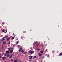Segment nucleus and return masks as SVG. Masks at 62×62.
Wrapping results in <instances>:
<instances>
[{
  "label": "nucleus",
  "instance_id": "f257e3e1",
  "mask_svg": "<svg viewBox=\"0 0 62 62\" xmlns=\"http://www.w3.org/2000/svg\"><path fill=\"white\" fill-rule=\"evenodd\" d=\"M8 50L9 51L10 53H12L13 52V50H12V48H11L10 47L9 48H8Z\"/></svg>",
  "mask_w": 62,
  "mask_h": 62
},
{
  "label": "nucleus",
  "instance_id": "f03ea898",
  "mask_svg": "<svg viewBox=\"0 0 62 62\" xmlns=\"http://www.w3.org/2000/svg\"><path fill=\"white\" fill-rule=\"evenodd\" d=\"M29 52L30 54H34V51H32L31 50L29 51Z\"/></svg>",
  "mask_w": 62,
  "mask_h": 62
},
{
  "label": "nucleus",
  "instance_id": "7ed1b4c3",
  "mask_svg": "<svg viewBox=\"0 0 62 62\" xmlns=\"http://www.w3.org/2000/svg\"><path fill=\"white\" fill-rule=\"evenodd\" d=\"M38 43V41H36L35 42V43H33V44L34 45H35L36 44H37V43Z\"/></svg>",
  "mask_w": 62,
  "mask_h": 62
},
{
  "label": "nucleus",
  "instance_id": "20e7f679",
  "mask_svg": "<svg viewBox=\"0 0 62 62\" xmlns=\"http://www.w3.org/2000/svg\"><path fill=\"white\" fill-rule=\"evenodd\" d=\"M7 58L6 57H2V60H5Z\"/></svg>",
  "mask_w": 62,
  "mask_h": 62
},
{
  "label": "nucleus",
  "instance_id": "39448f33",
  "mask_svg": "<svg viewBox=\"0 0 62 62\" xmlns=\"http://www.w3.org/2000/svg\"><path fill=\"white\" fill-rule=\"evenodd\" d=\"M13 54H11L10 55V56L9 57V58H11L12 57V56H13Z\"/></svg>",
  "mask_w": 62,
  "mask_h": 62
},
{
  "label": "nucleus",
  "instance_id": "423d86ee",
  "mask_svg": "<svg viewBox=\"0 0 62 62\" xmlns=\"http://www.w3.org/2000/svg\"><path fill=\"white\" fill-rule=\"evenodd\" d=\"M10 39V38L9 37H8V38L7 39V41H8L9 40V39Z\"/></svg>",
  "mask_w": 62,
  "mask_h": 62
},
{
  "label": "nucleus",
  "instance_id": "0eeeda50",
  "mask_svg": "<svg viewBox=\"0 0 62 62\" xmlns=\"http://www.w3.org/2000/svg\"><path fill=\"white\" fill-rule=\"evenodd\" d=\"M32 56H29V59H32Z\"/></svg>",
  "mask_w": 62,
  "mask_h": 62
},
{
  "label": "nucleus",
  "instance_id": "6e6552de",
  "mask_svg": "<svg viewBox=\"0 0 62 62\" xmlns=\"http://www.w3.org/2000/svg\"><path fill=\"white\" fill-rule=\"evenodd\" d=\"M59 55L60 56H61V55H62V52Z\"/></svg>",
  "mask_w": 62,
  "mask_h": 62
},
{
  "label": "nucleus",
  "instance_id": "1a4fd4ad",
  "mask_svg": "<svg viewBox=\"0 0 62 62\" xmlns=\"http://www.w3.org/2000/svg\"><path fill=\"white\" fill-rule=\"evenodd\" d=\"M45 57H44V55H43V56L41 57V58H44Z\"/></svg>",
  "mask_w": 62,
  "mask_h": 62
},
{
  "label": "nucleus",
  "instance_id": "9d476101",
  "mask_svg": "<svg viewBox=\"0 0 62 62\" xmlns=\"http://www.w3.org/2000/svg\"><path fill=\"white\" fill-rule=\"evenodd\" d=\"M5 37H4L2 38V39L3 40H3H5Z\"/></svg>",
  "mask_w": 62,
  "mask_h": 62
},
{
  "label": "nucleus",
  "instance_id": "9b49d317",
  "mask_svg": "<svg viewBox=\"0 0 62 62\" xmlns=\"http://www.w3.org/2000/svg\"><path fill=\"white\" fill-rule=\"evenodd\" d=\"M41 54H42L43 53V51L41 50L40 51Z\"/></svg>",
  "mask_w": 62,
  "mask_h": 62
},
{
  "label": "nucleus",
  "instance_id": "f8f14e48",
  "mask_svg": "<svg viewBox=\"0 0 62 62\" xmlns=\"http://www.w3.org/2000/svg\"><path fill=\"white\" fill-rule=\"evenodd\" d=\"M14 62H18L17 60H14Z\"/></svg>",
  "mask_w": 62,
  "mask_h": 62
},
{
  "label": "nucleus",
  "instance_id": "ddd939ff",
  "mask_svg": "<svg viewBox=\"0 0 62 62\" xmlns=\"http://www.w3.org/2000/svg\"><path fill=\"white\" fill-rule=\"evenodd\" d=\"M3 40H2V39H0V42H2V41H3Z\"/></svg>",
  "mask_w": 62,
  "mask_h": 62
},
{
  "label": "nucleus",
  "instance_id": "4468645a",
  "mask_svg": "<svg viewBox=\"0 0 62 62\" xmlns=\"http://www.w3.org/2000/svg\"><path fill=\"white\" fill-rule=\"evenodd\" d=\"M6 53H9V52L8 51H6Z\"/></svg>",
  "mask_w": 62,
  "mask_h": 62
},
{
  "label": "nucleus",
  "instance_id": "2eb2a0df",
  "mask_svg": "<svg viewBox=\"0 0 62 62\" xmlns=\"http://www.w3.org/2000/svg\"><path fill=\"white\" fill-rule=\"evenodd\" d=\"M8 54H5V56H7V55H8Z\"/></svg>",
  "mask_w": 62,
  "mask_h": 62
},
{
  "label": "nucleus",
  "instance_id": "dca6fc26",
  "mask_svg": "<svg viewBox=\"0 0 62 62\" xmlns=\"http://www.w3.org/2000/svg\"><path fill=\"white\" fill-rule=\"evenodd\" d=\"M2 32H5V29H3V30H2Z\"/></svg>",
  "mask_w": 62,
  "mask_h": 62
},
{
  "label": "nucleus",
  "instance_id": "f3484780",
  "mask_svg": "<svg viewBox=\"0 0 62 62\" xmlns=\"http://www.w3.org/2000/svg\"><path fill=\"white\" fill-rule=\"evenodd\" d=\"M6 43V42L5 41L3 42V44H5V43Z\"/></svg>",
  "mask_w": 62,
  "mask_h": 62
},
{
  "label": "nucleus",
  "instance_id": "a211bd4d",
  "mask_svg": "<svg viewBox=\"0 0 62 62\" xmlns=\"http://www.w3.org/2000/svg\"><path fill=\"white\" fill-rule=\"evenodd\" d=\"M8 55H7L8 57H9V54H8Z\"/></svg>",
  "mask_w": 62,
  "mask_h": 62
},
{
  "label": "nucleus",
  "instance_id": "6ab92c4d",
  "mask_svg": "<svg viewBox=\"0 0 62 62\" xmlns=\"http://www.w3.org/2000/svg\"><path fill=\"white\" fill-rule=\"evenodd\" d=\"M39 54V56H41V55H42L40 54Z\"/></svg>",
  "mask_w": 62,
  "mask_h": 62
},
{
  "label": "nucleus",
  "instance_id": "aec40b11",
  "mask_svg": "<svg viewBox=\"0 0 62 62\" xmlns=\"http://www.w3.org/2000/svg\"><path fill=\"white\" fill-rule=\"evenodd\" d=\"M6 32H4V33H7V30H6Z\"/></svg>",
  "mask_w": 62,
  "mask_h": 62
},
{
  "label": "nucleus",
  "instance_id": "412c9836",
  "mask_svg": "<svg viewBox=\"0 0 62 62\" xmlns=\"http://www.w3.org/2000/svg\"><path fill=\"white\" fill-rule=\"evenodd\" d=\"M18 62H21V61L19 59H18Z\"/></svg>",
  "mask_w": 62,
  "mask_h": 62
},
{
  "label": "nucleus",
  "instance_id": "4be33fe9",
  "mask_svg": "<svg viewBox=\"0 0 62 62\" xmlns=\"http://www.w3.org/2000/svg\"><path fill=\"white\" fill-rule=\"evenodd\" d=\"M13 61V59H11V61Z\"/></svg>",
  "mask_w": 62,
  "mask_h": 62
},
{
  "label": "nucleus",
  "instance_id": "5701e85b",
  "mask_svg": "<svg viewBox=\"0 0 62 62\" xmlns=\"http://www.w3.org/2000/svg\"><path fill=\"white\" fill-rule=\"evenodd\" d=\"M14 39V37H12V39Z\"/></svg>",
  "mask_w": 62,
  "mask_h": 62
},
{
  "label": "nucleus",
  "instance_id": "b1692460",
  "mask_svg": "<svg viewBox=\"0 0 62 62\" xmlns=\"http://www.w3.org/2000/svg\"><path fill=\"white\" fill-rule=\"evenodd\" d=\"M2 24H5V22H2Z\"/></svg>",
  "mask_w": 62,
  "mask_h": 62
},
{
  "label": "nucleus",
  "instance_id": "393cba45",
  "mask_svg": "<svg viewBox=\"0 0 62 62\" xmlns=\"http://www.w3.org/2000/svg\"><path fill=\"white\" fill-rule=\"evenodd\" d=\"M48 51V50H47V49H46V50H45V51L46 52H48V51Z\"/></svg>",
  "mask_w": 62,
  "mask_h": 62
},
{
  "label": "nucleus",
  "instance_id": "a878e982",
  "mask_svg": "<svg viewBox=\"0 0 62 62\" xmlns=\"http://www.w3.org/2000/svg\"><path fill=\"white\" fill-rule=\"evenodd\" d=\"M24 52V51L23 50H22V53H23Z\"/></svg>",
  "mask_w": 62,
  "mask_h": 62
},
{
  "label": "nucleus",
  "instance_id": "bb28decb",
  "mask_svg": "<svg viewBox=\"0 0 62 62\" xmlns=\"http://www.w3.org/2000/svg\"><path fill=\"white\" fill-rule=\"evenodd\" d=\"M19 47H20V46L19 45H18L17 46V47L18 48H19Z\"/></svg>",
  "mask_w": 62,
  "mask_h": 62
},
{
  "label": "nucleus",
  "instance_id": "cd10ccee",
  "mask_svg": "<svg viewBox=\"0 0 62 62\" xmlns=\"http://www.w3.org/2000/svg\"><path fill=\"white\" fill-rule=\"evenodd\" d=\"M33 58H36V56H34Z\"/></svg>",
  "mask_w": 62,
  "mask_h": 62
},
{
  "label": "nucleus",
  "instance_id": "c85d7f7f",
  "mask_svg": "<svg viewBox=\"0 0 62 62\" xmlns=\"http://www.w3.org/2000/svg\"><path fill=\"white\" fill-rule=\"evenodd\" d=\"M5 37H7V38H8V35L7 36H5Z\"/></svg>",
  "mask_w": 62,
  "mask_h": 62
},
{
  "label": "nucleus",
  "instance_id": "c756f323",
  "mask_svg": "<svg viewBox=\"0 0 62 62\" xmlns=\"http://www.w3.org/2000/svg\"><path fill=\"white\" fill-rule=\"evenodd\" d=\"M18 43H19V41H17V43H16L17 44H18Z\"/></svg>",
  "mask_w": 62,
  "mask_h": 62
},
{
  "label": "nucleus",
  "instance_id": "7c9ffc66",
  "mask_svg": "<svg viewBox=\"0 0 62 62\" xmlns=\"http://www.w3.org/2000/svg\"><path fill=\"white\" fill-rule=\"evenodd\" d=\"M36 50H37V51H39V50H40V49H37Z\"/></svg>",
  "mask_w": 62,
  "mask_h": 62
},
{
  "label": "nucleus",
  "instance_id": "2f4dec72",
  "mask_svg": "<svg viewBox=\"0 0 62 62\" xmlns=\"http://www.w3.org/2000/svg\"><path fill=\"white\" fill-rule=\"evenodd\" d=\"M36 46H38L39 45V44H37L36 45Z\"/></svg>",
  "mask_w": 62,
  "mask_h": 62
},
{
  "label": "nucleus",
  "instance_id": "473e14b6",
  "mask_svg": "<svg viewBox=\"0 0 62 62\" xmlns=\"http://www.w3.org/2000/svg\"><path fill=\"white\" fill-rule=\"evenodd\" d=\"M20 50H22V47H21L20 49Z\"/></svg>",
  "mask_w": 62,
  "mask_h": 62
},
{
  "label": "nucleus",
  "instance_id": "72a5a7b5",
  "mask_svg": "<svg viewBox=\"0 0 62 62\" xmlns=\"http://www.w3.org/2000/svg\"><path fill=\"white\" fill-rule=\"evenodd\" d=\"M19 52H21V50H19Z\"/></svg>",
  "mask_w": 62,
  "mask_h": 62
},
{
  "label": "nucleus",
  "instance_id": "f704fd0d",
  "mask_svg": "<svg viewBox=\"0 0 62 62\" xmlns=\"http://www.w3.org/2000/svg\"><path fill=\"white\" fill-rule=\"evenodd\" d=\"M8 44H10V42H9Z\"/></svg>",
  "mask_w": 62,
  "mask_h": 62
},
{
  "label": "nucleus",
  "instance_id": "c9c22d12",
  "mask_svg": "<svg viewBox=\"0 0 62 62\" xmlns=\"http://www.w3.org/2000/svg\"><path fill=\"white\" fill-rule=\"evenodd\" d=\"M24 54H26V52H25V53H24Z\"/></svg>",
  "mask_w": 62,
  "mask_h": 62
},
{
  "label": "nucleus",
  "instance_id": "e433bc0d",
  "mask_svg": "<svg viewBox=\"0 0 62 62\" xmlns=\"http://www.w3.org/2000/svg\"><path fill=\"white\" fill-rule=\"evenodd\" d=\"M14 46H15V45H14L13 46V47H14Z\"/></svg>",
  "mask_w": 62,
  "mask_h": 62
},
{
  "label": "nucleus",
  "instance_id": "4c0bfd02",
  "mask_svg": "<svg viewBox=\"0 0 62 62\" xmlns=\"http://www.w3.org/2000/svg\"><path fill=\"white\" fill-rule=\"evenodd\" d=\"M1 58V55H0V58Z\"/></svg>",
  "mask_w": 62,
  "mask_h": 62
},
{
  "label": "nucleus",
  "instance_id": "58836bf2",
  "mask_svg": "<svg viewBox=\"0 0 62 62\" xmlns=\"http://www.w3.org/2000/svg\"><path fill=\"white\" fill-rule=\"evenodd\" d=\"M23 32L24 33H25V31H24V32Z\"/></svg>",
  "mask_w": 62,
  "mask_h": 62
},
{
  "label": "nucleus",
  "instance_id": "ea45409f",
  "mask_svg": "<svg viewBox=\"0 0 62 62\" xmlns=\"http://www.w3.org/2000/svg\"><path fill=\"white\" fill-rule=\"evenodd\" d=\"M13 35H14V33H13Z\"/></svg>",
  "mask_w": 62,
  "mask_h": 62
},
{
  "label": "nucleus",
  "instance_id": "a19ab883",
  "mask_svg": "<svg viewBox=\"0 0 62 62\" xmlns=\"http://www.w3.org/2000/svg\"><path fill=\"white\" fill-rule=\"evenodd\" d=\"M49 55V54H48V55Z\"/></svg>",
  "mask_w": 62,
  "mask_h": 62
},
{
  "label": "nucleus",
  "instance_id": "79ce46f5",
  "mask_svg": "<svg viewBox=\"0 0 62 62\" xmlns=\"http://www.w3.org/2000/svg\"><path fill=\"white\" fill-rule=\"evenodd\" d=\"M46 45H47L46 44V45H45L46 46Z\"/></svg>",
  "mask_w": 62,
  "mask_h": 62
},
{
  "label": "nucleus",
  "instance_id": "37998d69",
  "mask_svg": "<svg viewBox=\"0 0 62 62\" xmlns=\"http://www.w3.org/2000/svg\"><path fill=\"white\" fill-rule=\"evenodd\" d=\"M46 55H47V54H46Z\"/></svg>",
  "mask_w": 62,
  "mask_h": 62
},
{
  "label": "nucleus",
  "instance_id": "c03bdc74",
  "mask_svg": "<svg viewBox=\"0 0 62 62\" xmlns=\"http://www.w3.org/2000/svg\"><path fill=\"white\" fill-rule=\"evenodd\" d=\"M30 31H31V30H30Z\"/></svg>",
  "mask_w": 62,
  "mask_h": 62
}]
</instances>
